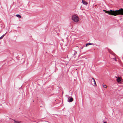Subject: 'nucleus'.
<instances>
[{
	"label": "nucleus",
	"instance_id": "15",
	"mask_svg": "<svg viewBox=\"0 0 123 123\" xmlns=\"http://www.w3.org/2000/svg\"><path fill=\"white\" fill-rule=\"evenodd\" d=\"M115 77H116V78H117V79L118 78V77L116 76H115Z\"/></svg>",
	"mask_w": 123,
	"mask_h": 123
},
{
	"label": "nucleus",
	"instance_id": "7",
	"mask_svg": "<svg viewBox=\"0 0 123 123\" xmlns=\"http://www.w3.org/2000/svg\"><path fill=\"white\" fill-rule=\"evenodd\" d=\"M92 79L93 80V81L94 82V84L95 85L97 86V85L96 84V81L93 78H92Z\"/></svg>",
	"mask_w": 123,
	"mask_h": 123
},
{
	"label": "nucleus",
	"instance_id": "5",
	"mask_svg": "<svg viewBox=\"0 0 123 123\" xmlns=\"http://www.w3.org/2000/svg\"><path fill=\"white\" fill-rule=\"evenodd\" d=\"M82 1L83 4L84 5H86L88 4V3L87 2L84 0H82Z\"/></svg>",
	"mask_w": 123,
	"mask_h": 123
},
{
	"label": "nucleus",
	"instance_id": "14",
	"mask_svg": "<svg viewBox=\"0 0 123 123\" xmlns=\"http://www.w3.org/2000/svg\"><path fill=\"white\" fill-rule=\"evenodd\" d=\"M57 70V68H55V71L56 72Z\"/></svg>",
	"mask_w": 123,
	"mask_h": 123
},
{
	"label": "nucleus",
	"instance_id": "11",
	"mask_svg": "<svg viewBox=\"0 0 123 123\" xmlns=\"http://www.w3.org/2000/svg\"><path fill=\"white\" fill-rule=\"evenodd\" d=\"M110 51H111L110 50H109V52L111 54H112V55H113V54H114V53L112 52H110Z\"/></svg>",
	"mask_w": 123,
	"mask_h": 123
},
{
	"label": "nucleus",
	"instance_id": "17",
	"mask_svg": "<svg viewBox=\"0 0 123 123\" xmlns=\"http://www.w3.org/2000/svg\"><path fill=\"white\" fill-rule=\"evenodd\" d=\"M115 61H117L116 59H115Z\"/></svg>",
	"mask_w": 123,
	"mask_h": 123
},
{
	"label": "nucleus",
	"instance_id": "13",
	"mask_svg": "<svg viewBox=\"0 0 123 123\" xmlns=\"http://www.w3.org/2000/svg\"><path fill=\"white\" fill-rule=\"evenodd\" d=\"M103 86L104 88H106L107 87V86L106 85H104Z\"/></svg>",
	"mask_w": 123,
	"mask_h": 123
},
{
	"label": "nucleus",
	"instance_id": "16",
	"mask_svg": "<svg viewBox=\"0 0 123 123\" xmlns=\"http://www.w3.org/2000/svg\"><path fill=\"white\" fill-rule=\"evenodd\" d=\"M103 123H107L106 122H104Z\"/></svg>",
	"mask_w": 123,
	"mask_h": 123
},
{
	"label": "nucleus",
	"instance_id": "9",
	"mask_svg": "<svg viewBox=\"0 0 123 123\" xmlns=\"http://www.w3.org/2000/svg\"><path fill=\"white\" fill-rule=\"evenodd\" d=\"M16 16L18 18H21V16L19 14H17Z\"/></svg>",
	"mask_w": 123,
	"mask_h": 123
},
{
	"label": "nucleus",
	"instance_id": "4",
	"mask_svg": "<svg viewBox=\"0 0 123 123\" xmlns=\"http://www.w3.org/2000/svg\"><path fill=\"white\" fill-rule=\"evenodd\" d=\"M116 80L118 83L120 82L121 81V80L120 78L119 77H118L117 79Z\"/></svg>",
	"mask_w": 123,
	"mask_h": 123
},
{
	"label": "nucleus",
	"instance_id": "1",
	"mask_svg": "<svg viewBox=\"0 0 123 123\" xmlns=\"http://www.w3.org/2000/svg\"><path fill=\"white\" fill-rule=\"evenodd\" d=\"M103 11L106 13H108L109 15H111L114 16L117 15H123V8H122L116 10H110L109 11L104 10Z\"/></svg>",
	"mask_w": 123,
	"mask_h": 123
},
{
	"label": "nucleus",
	"instance_id": "6",
	"mask_svg": "<svg viewBox=\"0 0 123 123\" xmlns=\"http://www.w3.org/2000/svg\"><path fill=\"white\" fill-rule=\"evenodd\" d=\"M93 45V44L92 43H86V47H87V46H88L89 45Z\"/></svg>",
	"mask_w": 123,
	"mask_h": 123
},
{
	"label": "nucleus",
	"instance_id": "2",
	"mask_svg": "<svg viewBox=\"0 0 123 123\" xmlns=\"http://www.w3.org/2000/svg\"><path fill=\"white\" fill-rule=\"evenodd\" d=\"M72 20L75 22H77L79 21V19L78 17L75 15H73L72 16Z\"/></svg>",
	"mask_w": 123,
	"mask_h": 123
},
{
	"label": "nucleus",
	"instance_id": "10",
	"mask_svg": "<svg viewBox=\"0 0 123 123\" xmlns=\"http://www.w3.org/2000/svg\"><path fill=\"white\" fill-rule=\"evenodd\" d=\"M13 120L14 121V122L15 123H19L21 122L16 121L14 120Z\"/></svg>",
	"mask_w": 123,
	"mask_h": 123
},
{
	"label": "nucleus",
	"instance_id": "18",
	"mask_svg": "<svg viewBox=\"0 0 123 123\" xmlns=\"http://www.w3.org/2000/svg\"><path fill=\"white\" fill-rule=\"evenodd\" d=\"M66 96H67V97H68V95H66Z\"/></svg>",
	"mask_w": 123,
	"mask_h": 123
},
{
	"label": "nucleus",
	"instance_id": "12",
	"mask_svg": "<svg viewBox=\"0 0 123 123\" xmlns=\"http://www.w3.org/2000/svg\"><path fill=\"white\" fill-rule=\"evenodd\" d=\"M74 52V55H75V54H76V53H77V52L74 51V50L73 52Z\"/></svg>",
	"mask_w": 123,
	"mask_h": 123
},
{
	"label": "nucleus",
	"instance_id": "3",
	"mask_svg": "<svg viewBox=\"0 0 123 123\" xmlns=\"http://www.w3.org/2000/svg\"><path fill=\"white\" fill-rule=\"evenodd\" d=\"M73 100V98L71 97H69L68 98V101L69 102H72Z\"/></svg>",
	"mask_w": 123,
	"mask_h": 123
},
{
	"label": "nucleus",
	"instance_id": "8",
	"mask_svg": "<svg viewBox=\"0 0 123 123\" xmlns=\"http://www.w3.org/2000/svg\"><path fill=\"white\" fill-rule=\"evenodd\" d=\"M6 33L5 34H3V35H2L1 37H0V40L3 38L4 36L5 35Z\"/></svg>",
	"mask_w": 123,
	"mask_h": 123
}]
</instances>
